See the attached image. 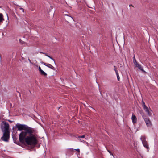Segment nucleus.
<instances>
[{"label": "nucleus", "mask_w": 158, "mask_h": 158, "mask_svg": "<svg viewBox=\"0 0 158 158\" xmlns=\"http://www.w3.org/2000/svg\"><path fill=\"white\" fill-rule=\"evenodd\" d=\"M6 15H7V19H9V18H8V14H6Z\"/></svg>", "instance_id": "obj_34"}, {"label": "nucleus", "mask_w": 158, "mask_h": 158, "mask_svg": "<svg viewBox=\"0 0 158 158\" xmlns=\"http://www.w3.org/2000/svg\"><path fill=\"white\" fill-rule=\"evenodd\" d=\"M16 92H17L19 94V96L20 97H21V94H20V93L19 91H17V89H16Z\"/></svg>", "instance_id": "obj_25"}, {"label": "nucleus", "mask_w": 158, "mask_h": 158, "mask_svg": "<svg viewBox=\"0 0 158 158\" xmlns=\"http://www.w3.org/2000/svg\"><path fill=\"white\" fill-rule=\"evenodd\" d=\"M144 119L147 127H151L152 126V123L148 117L144 118Z\"/></svg>", "instance_id": "obj_5"}, {"label": "nucleus", "mask_w": 158, "mask_h": 158, "mask_svg": "<svg viewBox=\"0 0 158 158\" xmlns=\"http://www.w3.org/2000/svg\"><path fill=\"white\" fill-rule=\"evenodd\" d=\"M40 53H41V54H44V53H44V52H40Z\"/></svg>", "instance_id": "obj_32"}, {"label": "nucleus", "mask_w": 158, "mask_h": 158, "mask_svg": "<svg viewBox=\"0 0 158 158\" xmlns=\"http://www.w3.org/2000/svg\"><path fill=\"white\" fill-rule=\"evenodd\" d=\"M65 16H66V17H65L64 19L65 20V21L66 22L69 23V21H74V19L71 16H70L69 15L65 14Z\"/></svg>", "instance_id": "obj_6"}, {"label": "nucleus", "mask_w": 158, "mask_h": 158, "mask_svg": "<svg viewBox=\"0 0 158 158\" xmlns=\"http://www.w3.org/2000/svg\"><path fill=\"white\" fill-rule=\"evenodd\" d=\"M49 58L51 59H52V60H53V61L54 62L55 64H56L55 60L52 56H50V57H49Z\"/></svg>", "instance_id": "obj_18"}, {"label": "nucleus", "mask_w": 158, "mask_h": 158, "mask_svg": "<svg viewBox=\"0 0 158 158\" xmlns=\"http://www.w3.org/2000/svg\"><path fill=\"white\" fill-rule=\"evenodd\" d=\"M136 67H138V68L141 70L143 73L146 74L147 73L143 70V67L139 64H137L135 66Z\"/></svg>", "instance_id": "obj_10"}, {"label": "nucleus", "mask_w": 158, "mask_h": 158, "mask_svg": "<svg viewBox=\"0 0 158 158\" xmlns=\"http://www.w3.org/2000/svg\"><path fill=\"white\" fill-rule=\"evenodd\" d=\"M24 59V58H23V57H22V60H23Z\"/></svg>", "instance_id": "obj_33"}, {"label": "nucleus", "mask_w": 158, "mask_h": 158, "mask_svg": "<svg viewBox=\"0 0 158 158\" xmlns=\"http://www.w3.org/2000/svg\"><path fill=\"white\" fill-rule=\"evenodd\" d=\"M69 150H70L71 151H73V149L72 148H71L70 149H69Z\"/></svg>", "instance_id": "obj_26"}, {"label": "nucleus", "mask_w": 158, "mask_h": 158, "mask_svg": "<svg viewBox=\"0 0 158 158\" xmlns=\"http://www.w3.org/2000/svg\"><path fill=\"white\" fill-rule=\"evenodd\" d=\"M80 141L81 142H84V141H84V140H82L81 139H80Z\"/></svg>", "instance_id": "obj_31"}, {"label": "nucleus", "mask_w": 158, "mask_h": 158, "mask_svg": "<svg viewBox=\"0 0 158 158\" xmlns=\"http://www.w3.org/2000/svg\"><path fill=\"white\" fill-rule=\"evenodd\" d=\"M142 102H144L143 101V99H142Z\"/></svg>", "instance_id": "obj_35"}, {"label": "nucleus", "mask_w": 158, "mask_h": 158, "mask_svg": "<svg viewBox=\"0 0 158 158\" xmlns=\"http://www.w3.org/2000/svg\"><path fill=\"white\" fill-rule=\"evenodd\" d=\"M141 140H142V142L143 144V146L145 147L147 149H149V147L147 143V141L145 140V138H144L143 140H142V138H140Z\"/></svg>", "instance_id": "obj_8"}, {"label": "nucleus", "mask_w": 158, "mask_h": 158, "mask_svg": "<svg viewBox=\"0 0 158 158\" xmlns=\"http://www.w3.org/2000/svg\"><path fill=\"white\" fill-rule=\"evenodd\" d=\"M41 63L42 64H43L45 65V66H47V67L52 69L53 70H55L56 69L53 66H52V65H51V64H49L45 63L43 62V61L41 62Z\"/></svg>", "instance_id": "obj_7"}, {"label": "nucleus", "mask_w": 158, "mask_h": 158, "mask_svg": "<svg viewBox=\"0 0 158 158\" xmlns=\"http://www.w3.org/2000/svg\"><path fill=\"white\" fill-rule=\"evenodd\" d=\"M3 132V135L1 138V139L6 142L9 141L10 135V131H2Z\"/></svg>", "instance_id": "obj_2"}, {"label": "nucleus", "mask_w": 158, "mask_h": 158, "mask_svg": "<svg viewBox=\"0 0 158 158\" xmlns=\"http://www.w3.org/2000/svg\"><path fill=\"white\" fill-rule=\"evenodd\" d=\"M139 112L140 113V114L142 116L143 119L147 117V116L145 114L143 110H139Z\"/></svg>", "instance_id": "obj_12"}, {"label": "nucleus", "mask_w": 158, "mask_h": 158, "mask_svg": "<svg viewBox=\"0 0 158 158\" xmlns=\"http://www.w3.org/2000/svg\"><path fill=\"white\" fill-rule=\"evenodd\" d=\"M38 70L40 72L42 70L41 69L40 67L39 66V67H38Z\"/></svg>", "instance_id": "obj_21"}, {"label": "nucleus", "mask_w": 158, "mask_h": 158, "mask_svg": "<svg viewBox=\"0 0 158 158\" xmlns=\"http://www.w3.org/2000/svg\"><path fill=\"white\" fill-rule=\"evenodd\" d=\"M1 129L2 131H10L9 129V125L8 123L2 121L1 125Z\"/></svg>", "instance_id": "obj_3"}, {"label": "nucleus", "mask_w": 158, "mask_h": 158, "mask_svg": "<svg viewBox=\"0 0 158 158\" xmlns=\"http://www.w3.org/2000/svg\"><path fill=\"white\" fill-rule=\"evenodd\" d=\"M50 56H49V55H48L47 56L48 57H50Z\"/></svg>", "instance_id": "obj_36"}, {"label": "nucleus", "mask_w": 158, "mask_h": 158, "mask_svg": "<svg viewBox=\"0 0 158 158\" xmlns=\"http://www.w3.org/2000/svg\"><path fill=\"white\" fill-rule=\"evenodd\" d=\"M28 60H29V62H30V63H31V60H30L29 58H28Z\"/></svg>", "instance_id": "obj_28"}, {"label": "nucleus", "mask_w": 158, "mask_h": 158, "mask_svg": "<svg viewBox=\"0 0 158 158\" xmlns=\"http://www.w3.org/2000/svg\"><path fill=\"white\" fill-rule=\"evenodd\" d=\"M131 6H132V7L134 6H133L132 4H130L129 5V7H130Z\"/></svg>", "instance_id": "obj_30"}, {"label": "nucleus", "mask_w": 158, "mask_h": 158, "mask_svg": "<svg viewBox=\"0 0 158 158\" xmlns=\"http://www.w3.org/2000/svg\"><path fill=\"white\" fill-rule=\"evenodd\" d=\"M133 63H134V64H135V66L136 65V64H138L137 63V62L135 59V56H134L133 57Z\"/></svg>", "instance_id": "obj_15"}, {"label": "nucleus", "mask_w": 158, "mask_h": 158, "mask_svg": "<svg viewBox=\"0 0 158 158\" xmlns=\"http://www.w3.org/2000/svg\"><path fill=\"white\" fill-rule=\"evenodd\" d=\"M12 137L13 139V140L14 143L19 145L21 146L23 148L25 146H24L23 144H22L18 140V137L15 134H13L12 135Z\"/></svg>", "instance_id": "obj_4"}, {"label": "nucleus", "mask_w": 158, "mask_h": 158, "mask_svg": "<svg viewBox=\"0 0 158 158\" xmlns=\"http://www.w3.org/2000/svg\"><path fill=\"white\" fill-rule=\"evenodd\" d=\"M44 54L46 56H47L48 55L47 53H44Z\"/></svg>", "instance_id": "obj_29"}, {"label": "nucleus", "mask_w": 158, "mask_h": 158, "mask_svg": "<svg viewBox=\"0 0 158 158\" xmlns=\"http://www.w3.org/2000/svg\"><path fill=\"white\" fill-rule=\"evenodd\" d=\"M107 151L109 152V153L111 155H113L112 153L111 152L110 150H108Z\"/></svg>", "instance_id": "obj_22"}, {"label": "nucleus", "mask_w": 158, "mask_h": 158, "mask_svg": "<svg viewBox=\"0 0 158 158\" xmlns=\"http://www.w3.org/2000/svg\"><path fill=\"white\" fill-rule=\"evenodd\" d=\"M85 137V135H83L82 136H78V138H84Z\"/></svg>", "instance_id": "obj_17"}, {"label": "nucleus", "mask_w": 158, "mask_h": 158, "mask_svg": "<svg viewBox=\"0 0 158 158\" xmlns=\"http://www.w3.org/2000/svg\"><path fill=\"white\" fill-rule=\"evenodd\" d=\"M19 9L20 10H22L23 12H24V9L23 8H19Z\"/></svg>", "instance_id": "obj_23"}, {"label": "nucleus", "mask_w": 158, "mask_h": 158, "mask_svg": "<svg viewBox=\"0 0 158 158\" xmlns=\"http://www.w3.org/2000/svg\"><path fill=\"white\" fill-rule=\"evenodd\" d=\"M40 74L42 75H44V76H47V74L45 73L44 71L42 70L40 72Z\"/></svg>", "instance_id": "obj_14"}, {"label": "nucleus", "mask_w": 158, "mask_h": 158, "mask_svg": "<svg viewBox=\"0 0 158 158\" xmlns=\"http://www.w3.org/2000/svg\"><path fill=\"white\" fill-rule=\"evenodd\" d=\"M4 20L3 15L2 14L0 13V25Z\"/></svg>", "instance_id": "obj_13"}, {"label": "nucleus", "mask_w": 158, "mask_h": 158, "mask_svg": "<svg viewBox=\"0 0 158 158\" xmlns=\"http://www.w3.org/2000/svg\"><path fill=\"white\" fill-rule=\"evenodd\" d=\"M7 121L10 122V123H12V122H14V121H11L10 120H7Z\"/></svg>", "instance_id": "obj_24"}, {"label": "nucleus", "mask_w": 158, "mask_h": 158, "mask_svg": "<svg viewBox=\"0 0 158 158\" xmlns=\"http://www.w3.org/2000/svg\"><path fill=\"white\" fill-rule=\"evenodd\" d=\"M131 119L132 120V123L134 124H135L137 122V118L136 116L134 114H133L132 117Z\"/></svg>", "instance_id": "obj_11"}, {"label": "nucleus", "mask_w": 158, "mask_h": 158, "mask_svg": "<svg viewBox=\"0 0 158 158\" xmlns=\"http://www.w3.org/2000/svg\"><path fill=\"white\" fill-rule=\"evenodd\" d=\"M13 133L17 130L22 131L19 136L20 143L24 146H34L38 143V141L35 136L36 130L27 125L17 123L12 128Z\"/></svg>", "instance_id": "obj_1"}, {"label": "nucleus", "mask_w": 158, "mask_h": 158, "mask_svg": "<svg viewBox=\"0 0 158 158\" xmlns=\"http://www.w3.org/2000/svg\"><path fill=\"white\" fill-rule=\"evenodd\" d=\"M116 73L117 77L118 80L119 81L120 80V77L118 73V72H117Z\"/></svg>", "instance_id": "obj_16"}, {"label": "nucleus", "mask_w": 158, "mask_h": 158, "mask_svg": "<svg viewBox=\"0 0 158 158\" xmlns=\"http://www.w3.org/2000/svg\"><path fill=\"white\" fill-rule=\"evenodd\" d=\"M143 107L145 111L147 112L148 115L149 116H152V114L148 110V107L146 105H144L143 106Z\"/></svg>", "instance_id": "obj_9"}, {"label": "nucleus", "mask_w": 158, "mask_h": 158, "mask_svg": "<svg viewBox=\"0 0 158 158\" xmlns=\"http://www.w3.org/2000/svg\"><path fill=\"white\" fill-rule=\"evenodd\" d=\"M74 150L77 151L79 153H80V149H74Z\"/></svg>", "instance_id": "obj_20"}, {"label": "nucleus", "mask_w": 158, "mask_h": 158, "mask_svg": "<svg viewBox=\"0 0 158 158\" xmlns=\"http://www.w3.org/2000/svg\"><path fill=\"white\" fill-rule=\"evenodd\" d=\"M19 41H20L21 40L20 39H19Z\"/></svg>", "instance_id": "obj_37"}, {"label": "nucleus", "mask_w": 158, "mask_h": 158, "mask_svg": "<svg viewBox=\"0 0 158 158\" xmlns=\"http://www.w3.org/2000/svg\"><path fill=\"white\" fill-rule=\"evenodd\" d=\"M114 70L115 72V73L117 72H118V70H117L116 66H114Z\"/></svg>", "instance_id": "obj_19"}, {"label": "nucleus", "mask_w": 158, "mask_h": 158, "mask_svg": "<svg viewBox=\"0 0 158 158\" xmlns=\"http://www.w3.org/2000/svg\"><path fill=\"white\" fill-rule=\"evenodd\" d=\"M142 106H144V105H145V103L144 102H143L142 103Z\"/></svg>", "instance_id": "obj_27"}]
</instances>
